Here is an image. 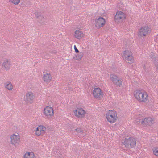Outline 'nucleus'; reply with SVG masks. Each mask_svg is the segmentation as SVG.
<instances>
[{
  "mask_svg": "<svg viewBox=\"0 0 158 158\" xmlns=\"http://www.w3.org/2000/svg\"><path fill=\"white\" fill-rule=\"evenodd\" d=\"M135 99L139 102H146L149 100L148 93L144 91L138 89L135 91L133 94Z\"/></svg>",
  "mask_w": 158,
  "mask_h": 158,
  "instance_id": "f257e3e1",
  "label": "nucleus"
},
{
  "mask_svg": "<svg viewBox=\"0 0 158 158\" xmlns=\"http://www.w3.org/2000/svg\"><path fill=\"white\" fill-rule=\"evenodd\" d=\"M104 115L107 121L110 124L116 123L118 119V113L114 109L106 111Z\"/></svg>",
  "mask_w": 158,
  "mask_h": 158,
  "instance_id": "f03ea898",
  "label": "nucleus"
},
{
  "mask_svg": "<svg viewBox=\"0 0 158 158\" xmlns=\"http://www.w3.org/2000/svg\"><path fill=\"white\" fill-rule=\"evenodd\" d=\"M122 144L127 148H132L136 146V140L135 137L132 136L125 138L123 140Z\"/></svg>",
  "mask_w": 158,
  "mask_h": 158,
  "instance_id": "7ed1b4c3",
  "label": "nucleus"
},
{
  "mask_svg": "<svg viewBox=\"0 0 158 158\" xmlns=\"http://www.w3.org/2000/svg\"><path fill=\"white\" fill-rule=\"evenodd\" d=\"M122 56L125 61L129 64H132L134 62V57L132 51L127 49L123 52Z\"/></svg>",
  "mask_w": 158,
  "mask_h": 158,
  "instance_id": "20e7f679",
  "label": "nucleus"
},
{
  "mask_svg": "<svg viewBox=\"0 0 158 158\" xmlns=\"http://www.w3.org/2000/svg\"><path fill=\"white\" fill-rule=\"evenodd\" d=\"M126 19L125 13L121 11H118L114 16V21L117 24H119L123 23Z\"/></svg>",
  "mask_w": 158,
  "mask_h": 158,
  "instance_id": "39448f33",
  "label": "nucleus"
},
{
  "mask_svg": "<svg viewBox=\"0 0 158 158\" xmlns=\"http://www.w3.org/2000/svg\"><path fill=\"white\" fill-rule=\"evenodd\" d=\"M151 29L150 27L147 26L142 27L138 30V36L140 38H144L150 34Z\"/></svg>",
  "mask_w": 158,
  "mask_h": 158,
  "instance_id": "423d86ee",
  "label": "nucleus"
},
{
  "mask_svg": "<svg viewBox=\"0 0 158 158\" xmlns=\"http://www.w3.org/2000/svg\"><path fill=\"white\" fill-rule=\"evenodd\" d=\"M20 137L18 133L12 134L10 136L11 144L15 147L19 145L20 143Z\"/></svg>",
  "mask_w": 158,
  "mask_h": 158,
  "instance_id": "0eeeda50",
  "label": "nucleus"
},
{
  "mask_svg": "<svg viewBox=\"0 0 158 158\" xmlns=\"http://www.w3.org/2000/svg\"><path fill=\"white\" fill-rule=\"evenodd\" d=\"M46 127L43 125H38L35 129L33 131L35 135L37 136H43L46 133Z\"/></svg>",
  "mask_w": 158,
  "mask_h": 158,
  "instance_id": "6e6552de",
  "label": "nucleus"
},
{
  "mask_svg": "<svg viewBox=\"0 0 158 158\" xmlns=\"http://www.w3.org/2000/svg\"><path fill=\"white\" fill-rule=\"evenodd\" d=\"M73 112L74 116L77 118H82L86 114V111L82 107H77L74 109Z\"/></svg>",
  "mask_w": 158,
  "mask_h": 158,
  "instance_id": "1a4fd4ad",
  "label": "nucleus"
},
{
  "mask_svg": "<svg viewBox=\"0 0 158 158\" xmlns=\"http://www.w3.org/2000/svg\"><path fill=\"white\" fill-rule=\"evenodd\" d=\"M110 79L113 84L116 87L119 88L122 86L123 80L120 79L117 75L111 74Z\"/></svg>",
  "mask_w": 158,
  "mask_h": 158,
  "instance_id": "9d476101",
  "label": "nucleus"
},
{
  "mask_svg": "<svg viewBox=\"0 0 158 158\" xmlns=\"http://www.w3.org/2000/svg\"><path fill=\"white\" fill-rule=\"evenodd\" d=\"M106 20L105 18L102 17H99L96 18L94 20V27L97 29H100L103 27L106 24Z\"/></svg>",
  "mask_w": 158,
  "mask_h": 158,
  "instance_id": "9b49d317",
  "label": "nucleus"
},
{
  "mask_svg": "<svg viewBox=\"0 0 158 158\" xmlns=\"http://www.w3.org/2000/svg\"><path fill=\"white\" fill-rule=\"evenodd\" d=\"M43 113L44 116L47 118H52L54 115V109L50 106H46L43 109Z\"/></svg>",
  "mask_w": 158,
  "mask_h": 158,
  "instance_id": "f8f14e48",
  "label": "nucleus"
},
{
  "mask_svg": "<svg viewBox=\"0 0 158 158\" xmlns=\"http://www.w3.org/2000/svg\"><path fill=\"white\" fill-rule=\"evenodd\" d=\"M35 99V96L31 91L27 92L24 98V101L27 104H32Z\"/></svg>",
  "mask_w": 158,
  "mask_h": 158,
  "instance_id": "ddd939ff",
  "label": "nucleus"
},
{
  "mask_svg": "<svg viewBox=\"0 0 158 158\" xmlns=\"http://www.w3.org/2000/svg\"><path fill=\"white\" fill-rule=\"evenodd\" d=\"M94 98L98 100H101L103 97V92L99 87L95 88L92 91Z\"/></svg>",
  "mask_w": 158,
  "mask_h": 158,
  "instance_id": "4468645a",
  "label": "nucleus"
},
{
  "mask_svg": "<svg viewBox=\"0 0 158 158\" xmlns=\"http://www.w3.org/2000/svg\"><path fill=\"white\" fill-rule=\"evenodd\" d=\"M154 123V119L150 117L145 118L142 120L141 122V124L145 126H151Z\"/></svg>",
  "mask_w": 158,
  "mask_h": 158,
  "instance_id": "2eb2a0df",
  "label": "nucleus"
},
{
  "mask_svg": "<svg viewBox=\"0 0 158 158\" xmlns=\"http://www.w3.org/2000/svg\"><path fill=\"white\" fill-rule=\"evenodd\" d=\"M11 66V64L10 60L6 59L3 60L2 65V68L5 71L10 70Z\"/></svg>",
  "mask_w": 158,
  "mask_h": 158,
  "instance_id": "dca6fc26",
  "label": "nucleus"
},
{
  "mask_svg": "<svg viewBox=\"0 0 158 158\" xmlns=\"http://www.w3.org/2000/svg\"><path fill=\"white\" fill-rule=\"evenodd\" d=\"M42 79L45 82H50L52 79V77L51 73L48 71H44L42 77Z\"/></svg>",
  "mask_w": 158,
  "mask_h": 158,
  "instance_id": "f3484780",
  "label": "nucleus"
},
{
  "mask_svg": "<svg viewBox=\"0 0 158 158\" xmlns=\"http://www.w3.org/2000/svg\"><path fill=\"white\" fill-rule=\"evenodd\" d=\"M69 131L72 133L76 132L77 134H82L84 133V130L82 127H76L73 126L71 127L69 129Z\"/></svg>",
  "mask_w": 158,
  "mask_h": 158,
  "instance_id": "a211bd4d",
  "label": "nucleus"
},
{
  "mask_svg": "<svg viewBox=\"0 0 158 158\" xmlns=\"http://www.w3.org/2000/svg\"><path fill=\"white\" fill-rule=\"evenodd\" d=\"M23 158H36V156L33 152L27 151L23 155Z\"/></svg>",
  "mask_w": 158,
  "mask_h": 158,
  "instance_id": "6ab92c4d",
  "label": "nucleus"
},
{
  "mask_svg": "<svg viewBox=\"0 0 158 158\" xmlns=\"http://www.w3.org/2000/svg\"><path fill=\"white\" fill-rule=\"evenodd\" d=\"M74 35L76 38L80 40L84 36V34L81 31L77 30L75 31Z\"/></svg>",
  "mask_w": 158,
  "mask_h": 158,
  "instance_id": "aec40b11",
  "label": "nucleus"
},
{
  "mask_svg": "<svg viewBox=\"0 0 158 158\" xmlns=\"http://www.w3.org/2000/svg\"><path fill=\"white\" fill-rule=\"evenodd\" d=\"M5 87L7 90L11 91L13 89V86L10 82H7L4 84Z\"/></svg>",
  "mask_w": 158,
  "mask_h": 158,
  "instance_id": "412c9836",
  "label": "nucleus"
},
{
  "mask_svg": "<svg viewBox=\"0 0 158 158\" xmlns=\"http://www.w3.org/2000/svg\"><path fill=\"white\" fill-rule=\"evenodd\" d=\"M83 57V53L81 52L78 54H77L75 55V56L74 57V59L77 60H81Z\"/></svg>",
  "mask_w": 158,
  "mask_h": 158,
  "instance_id": "4be33fe9",
  "label": "nucleus"
},
{
  "mask_svg": "<svg viewBox=\"0 0 158 158\" xmlns=\"http://www.w3.org/2000/svg\"><path fill=\"white\" fill-rule=\"evenodd\" d=\"M153 155L156 157H158V147H155L152 149Z\"/></svg>",
  "mask_w": 158,
  "mask_h": 158,
  "instance_id": "5701e85b",
  "label": "nucleus"
},
{
  "mask_svg": "<svg viewBox=\"0 0 158 158\" xmlns=\"http://www.w3.org/2000/svg\"><path fill=\"white\" fill-rule=\"evenodd\" d=\"M8 2L10 3L15 5H17L21 2V0H8Z\"/></svg>",
  "mask_w": 158,
  "mask_h": 158,
  "instance_id": "b1692460",
  "label": "nucleus"
},
{
  "mask_svg": "<svg viewBox=\"0 0 158 158\" xmlns=\"http://www.w3.org/2000/svg\"><path fill=\"white\" fill-rule=\"evenodd\" d=\"M154 41L155 42L158 43V34L154 36Z\"/></svg>",
  "mask_w": 158,
  "mask_h": 158,
  "instance_id": "393cba45",
  "label": "nucleus"
},
{
  "mask_svg": "<svg viewBox=\"0 0 158 158\" xmlns=\"http://www.w3.org/2000/svg\"><path fill=\"white\" fill-rule=\"evenodd\" d=\"M74 48L75 50V52L76 53H79V51L77 48V47L75 45H74Z\"/></svg>",
  "mask_w": 158,
  "mask_h": 158,
  "instance_id": "a878e982",
  "label": "nucleus"
},
{
  "mask_svg": "<svg viewBox=\"0 0 158 158\" xmlns=\"http://www.w3.org/2000/svg\"><path fill=\"white\" fill-rule=\"evenodd\" d=\"M156 69L157 72H158V62L155 64Z\"/></svg>",
  "mask_w": 158,
  "mask_h": 158,
  "instance_id": "bb28decb",
  "label": "nucleus"
},
{
  "mask_svg": "<svg viewBox=\"0 0 158 158\" xmlns=\"http://www.w3.org/2000/svg\"><path fill=\"white\" fill-rule=\"evenodd\" d=\"M40 18H41V19H44V18L43 17H42V16H40Z\"/></svg>",
  "mask_w": 158,
  "mask_h": 158,
  "instance_id": "cd10ccee",
  "label": "nucleus"
}]
</instances>
